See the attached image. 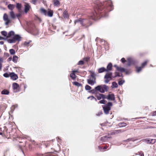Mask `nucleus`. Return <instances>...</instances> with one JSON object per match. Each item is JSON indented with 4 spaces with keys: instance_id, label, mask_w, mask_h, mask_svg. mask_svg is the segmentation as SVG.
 <instances>
[{
    "instance_id": "1",
    "label": "nucleus",
    "mask_w": 156,
    "mask_h": 156,
    "mask_svg": "<svg viewBox=\"0 0 156 156\" xmlns=\"http://www.w3.org/2000/svg\"><path fill=\"white\" fill-rule=\"evenodd\" d=\"M1 33L2 35L5 37H6L7 38H9L14 35V36L12 39H9L7 40V41L9 43H15L16 41L19 42L21 40V37L18 34L14 35L15 33L13 31H11L7 34L6 31H3L1 32Z\"/></svg>"
},
{
    "instance_id": "2",
    "label": "nucleus",
    "mask_w": 156,
    "mask_h": 156,
    "mask_svg": "<svg viewBox=\"0 0 156 156\" xmlns=\"http://www.w3.org/2000/svg\"><path fill=\"white\" fill-rule=\"evenodd\" d=\"M102 3L98 4L96 7L97 11L95 10V12L93 13V15L90 16V18L91 19L94 20H96L100 19V14L101 13L100 11L104 7Z\"/></svg>"
},
{
    "instance_id": "3",
    "label": "nucleus",
    "mask_w": 156,
    "mask_h": 156,
    "mask_svg": "<svg viewBox=\"0 0 156 156\" xmlns=\"http://www.w3.org/2000/svg\"><path fill=\"white\" fill-rule=\"evenodd\" d=\"M80 23L82 26L85 27H88L91 25L92 23L89 20V18L82 19H80L75 21V23Z\"/></svg>"
},
{
    "instance_id": "4",
    "label": "nucleus",
    "mask_w": 156,
    "mask_h": 156,
    "mask_svg": "<svg viewBox=\"0 0 156 156\" xmlns=\"http://www.w3.org/2000/svg\"><path fill=\"white\" fill-rule=\"evenodd\" d=\"M95 87L97 92L98 91L101 93H104L105 91H107L108 89V87L105 85H98Z\"/></svg>"
},
{
    "instance_id": "5",
    "label": "nucleus",
    "mask_w": 156,
    "mask_h": 156,
    "mask_svg": "<svg viewBox=\"0 0 156 156\" xmlns=\"http://www.w3.org/2000/svg\"><path fill=\"white\" fill-rule=\"evenodd\" d=\"M112 72H107L104 76V82L105 83H108L113 77Z\"/></svg>"
},
{
    "instance_id": "6",
    "label": "nucleus",
    "mask_w": 156,
    "mask_h": 156,
    "mask_svg": "<svg viewBox=\"0 0 156 156\" xmlns=\"http://www.w3.org/2000/svg\"><path fill=\"white\" fill-rule=\"evenodd\" d=\"M112 105V103L109 102L105 106H103L104 113L106 114H107L109 113V111L111 110V107Z\"/></svg>"
},
{
    "instance_id": "7",
    "label": "nucleus",
    "mask_w": 156,
    "mask_h": 156,
    "mask_svg": "<svg viewBox=\"0 0 156 156\" xmlns=\"http://www.w3.org/2000/svg\"><path fill=\"white\" fill-rule=\"evenodd\" d=\"M105 4L107 5V7L106 8L107 10L110 11L113 9V6L111 1L109 0L105 2Z\"/></svg>"
},
{
    "instance_id": "8",
    "label": "nucleus",
    "mask_w": 156,
    "mask_h": 156,
    "mask_svg": "<svg viewBox=\"0 0 156 156\" xmlns=\"http://www.w3.org/2000/svg\"><path fill=\"white\" fill-rule=\"evenodd\" d=\"M128 61L127 65L130 66L131 65H134L136 62V61L131 58H127Z\"/></svg>"
},
{
    "instance_id": "9",
    "label": "nucleus",
    "mask_w": 156,
    "mask_h": 156,
    "mask_svg": "<svg viewBox=\"0 0 156 156\" xmlns=\"http://www.w3.org/2000/svg\"><path fill=\"white\" fill-rule=\"evenodd\" d=\"M147 62V61H146L142 63L141 66L140 67H136V69L137 72L139 73L140 71H141L142 69L144 68L145 66L146 65Z\"/></svg>"
},
{
    "instance_id": "10",
    "label": "nucleus",
    "mask_w": 156,
    "mask_h": 156,
    "mask_svg": "<svg viewBox=\"0 0 156 156\" xmlns=\"http://www.w3.org/2000/svg\"><path fill=\"white\" fill-rule=\"evenodd\" d=\"M3 20L4 21H5V24L6 25H8L10 23V20L8 18V15L5 13L4 14L3 16Z\"/></svg>"
},
{
    "instance_id": "11",
    "label": "nucleus",
    "mask_w": 156,
    "mask_h": 156,
    "mask_svg": "<svg viewBox=\"0 0 156 156\" xmlns=\"http://www.w3.org/2000/svg\"><path fill=\"white\" fill-rule=\"evenodd\" d=\"M144 142H145L147 144H154L155 143V141L154 139L149 140L148 139H146L142 140Z\"/></svg>"
},
{
    "instance_id": "12",
    "label": "nucleus",
    "mask_w": 156,
    "mask_h": 156,
    "mask_svg": "<svg viewBox=\"0 0 156 156\" xmlns=\"http://www.w3.org/2000/svg\"><path fill=\"white\" fill-rule=\"evenodd\" d=\"M107 99L110 101H114L115 98L114 95L113 94H109L107 96Z\"/></svg>"
},
{
    "instance_id": "13",
    "label": "nucleus",
    "mask_w": 156,
    "mask_h": 156,
    "mask_svg": "<svg viewBox=\"0 0 156 156\" xmlns=\"http://www.w3.org/2000/svg\"><path fill=\"white\" fill-rule=\"evenodd\" d=\"M95 80L96 78H93V79H91L90 78L87 80V82L89 84L91 85H93L94 84L96 83Z\"/></svg>"
},
{
    "instance_id": "14",
    "label": "nucleus",
    "mask_w": 156,
    "mask_h": 156,
    "mask_svg": "<svg viewBox=\"0 0 156 156\" xmlns=\"http://www.w3.org/2000/svg\"><path fill=\"white\" fill-rule=\"evenodd\" d=\"M9 76H10L11 79L13 80H16L18 78V76L13 72L10 73L9 74Z\"/></svg>"
},
{
    "instance_id": "15",
    "label": "nucleus",
    "mask_w": 156,
    "mask_h": 156,
    "mask_svg": "<svg viewBox=\"0 0 156 156\" xmlns=\"http://www.w3.org/2000/svg\"><path fill=\"white\" fill-rule=\"evenodd\" d=\"M137 140H138L137 139H135V138H129L126 140L123 141L122 142V144L124 145L126 143L128 142H129L130 141H134Z\"/></svg>"
},
{
    "instance_id": "16",
    "label": "nucleus",
    "mask_w": 156,
    "mask_h": 156,
    "mask_svg": "<svg viewBox=\"0 0 156 156\" xmlns=\"http://www.w3.org/2000/svg\"><path fill=\"white\" fill-rule=\"evenodd\" d=\"M117 70L120 71L121 72H124L126 74L128 73V70L126 69H125L123 68L119 67V68H118V69Z\"/></svg>"
},
{
    "instance_id": "17",
    "label": "nucleus",
    "mask_w": 156,
    "mask_h": 156,
    "mask_svg": "<svg viewBox=\"0 0 156 156\" xmlns=\"http://www.w3.org/2000/svg\"><path fill=\"white\" fill-rule=\"evenodd\" d=\"M111 137V136L109 135L108 136H105L101 138V140L102 141H104L110 138Z\"/></svg>"
},
{
    "instance_id": "18",
    "label": "nucleus",
    "mask_w": 156,
    "mask_h": 156,
    "mask_svg": "<svg viewBox=\"0 0 156 156\" xmlns=\"http://www.w3.org/2000/svg\"><path fill=\"white\" fill-rule=\"evenodd\" d=\"M25 9L24 11L26 13H27L30 8V6L27 3H26L24 5Z\"/></svg>"
},
{
    "instance_id": "19",
    "label": "nucleus",
    "mask_w": 156,
    "mask_h": 156,
    "mask_svg": "<svg viewBox=\"0 0 156 156\" xmlns=\"http://www.w3.org/2000/svg\"><path fill=\"white\" fill-rule=\"evenodd\" d=\"M112 65L111 63L108 64L107 67V69H106V72H108L111 71L112 69Z\"/></svg>"
},
{
    "instance_id": "20",
    "label": "nucleus",
    "mask_w": 156,
    "mask_h": 156,
    "mask_svg": "<svg viewBox=\"0 0 156 156\" xmlns=\"http://www.w3.org/2000/svg\"><path fill=\"white\" fill-rule=\"evenodd\" d=\"M19 86L16 83H14L12 84L13 89L14 90L15 92H17V89L19 87Z\"/></svg>"
},
{
    "instance_id": "21",
    "label": "nucleus",
    "mask_w": 156,
    "mask_h": 156,
    "mask_svg": "<svg viewBox=\"0 0 156 156\" xmlns=\"http://www.w3.org/2000/svg\"><path fill=\"white\" fill-rule=\"evenodd\" d=\"M20 150L22 151V152L24 154V153L27 151V147H19Z\"/></svg>"
},
{
    "instance_id": "22",
    "label": "nucleus",
    "mask_w": 156,
    "mask_h": 156,
    "mask_svg": "<svg viewBox=\"0 0 156 156\" xmlns=\"http://www.w3.org/2000/svg\"><path fill=\"white\" fill-rule=\"evenodd\" d=\"M98 71L99 73H101L104 72H106V69L104 67H101L98 69Z\"/></svg>"
},
{
    "instance_id": "23",
    "label": "nucleus",
    "mask_w": 156,
    "mask_h": 156,
    "mask_svg": "<svg viewBox=\"0 0 156 156\" xmlns=\"http://www.w3.org/2000/svg\"><path fill=\"white\" fill-rule=\"evenodd\" d=\"M108 147H98L99 151H105L107 148Z\"/></svg>"
},
{
    "instance_id": "24",
    "label": "nucleus",
    "mask_w": 156,
    "mask_h": 156,
    "mask_svg": "<svg viewBox=\"0 0 156 156\" xmlns=\"http://www.w3.org/2000/svg\"><path fill=\"white\" fill-rule=\"evenodd\" d=\"M48 16L49 17H52L53 15V12L50 10L48 9V13L47 14Z\"/></svg>"
},
{
    "instance_id": "25",
    "label": "nucleus",
    "mask_w": 156,
    "mask_h": 156,
    "mask_svg": "<svg viewBox=\"0 0 156 156\" xmlns=\"http://www.w3.org/2000/svg\"><path fill=\"white\" fill-rule=\"evenodd\" d=\"M10 14L11 18L12 19H15L16 18V16L13 11H11L10 12Z\"/></svg>"
},
{
    "instance_id": "26",
    "label": "nucleus",
    "mask_w": 156,
    "mask_h": 156,
    "mask_svg": "<svg viewBox=\"0 0 156 156\" xmlns=\"http://www.w3.org/2000/svg\"><path fill=\"white\" fill-rule=\"evenodd\" d=\"M63 16L65 18H69V16L68 15V13L66 11H65L63 13Z\"/></svg>"
},
{
    "instance_id": "27",
    "label": "nucleus",
    "mask_w": 156,
    "mask_h": 156,
    "mask_svg": "<svg viewBox=\"0 0 156 156\" xmlns=\"http://www.w3.org/2000/svg\"><path fill=\"white\" fill-rule=\"evenodd\" d=\"M1 93L2 94H8L9 93V92L8 90H3Z\"/></svg>"
},
{
    "instance_id": "28",
    "label": "nucleus",
    "mask_w": 156,
    "mask_h": 156,
    "mask_svg": "<svg viewBox=\"0 0 156 156\" xmlns=\"http://www.w3.org/2000/svg\"><path fill=\"white\" fill-rule=\"evenodd\" d=\"M90 76L93 79L96 78L95 76L96 74L93 71H90Z\"/></svg>"
},
{
    "instance_id": "29",
    "label": "nucleus",
    "mask_w": 156,
    "mask_h": 156,
    "mask_svg": "<svg viewBox=\"0 0 156 156\" xmlns=\"http://www.w3.org/2000/svg\"><path fill=\"white\" fill-rule=\"evenodd\" d=\"M115 76L113 77H115L117 76H122V74L121 73H120L119 72H115Z\"/></svg>"
},
{
    "instance_id": "30",
    "label": "nucleus",
    "mask_w": 156,
    "mask_h": 156,
    "mask_svg": "<svg viewBox=\"0 0 156 156\" xmlns=\"http://www.w3.org/2000/svg\"><path fill=\"white\" fill-rule=\"evenodd\" d=\"M54 4L55 5L58 6L59 5L60 2L58 0H54Z\"/></svg>"
},
{
    "instance_id": "31",
    "label": "nucleus",
    "mask_w": 156,
    "mask_h": 156,
    "mask_svg": "<svg viewBox=\"0 0 156 156\" xmlns=\"http://www.w3.org/2000/svg\"><path fill=\"white\" fill-rule=\"evenodd\" d=\"M126 123L125 122L120 123L118 124V126L119 127H123L126 126Z\"/></svg>"
},
{
    "instance_id": "32",
    "label": "nucleus",
    "mask_w": 156,
    "mask_h": 156,
    "mask_svg": "<svg viewBox=\"0 0 156 156\" xmlns=\"http://www.w3.org/2000/svg\"><path fill=\"white\" fill-rule=\"evenodd\" d=\"M18 59V57L16 56H13L12 58V61L14 63H16L17 62V61Z\"/></svg>"
},
{
    "instance_id": "33",
    "label": "nucleus",
    "mask_w": 156,
    "mask_h": 156,
    "mask_svg": "<svg viewBox=\"0 0 156 156\" xmlns=\"http://www.w3.org/2000/svg\"><path fill=\"white\" fill-rule=\"evenodd\" d=\"M118 87V84L117 83L115 82L112 83V88H117Z\"/></svg>"
},
{
    "instance_id": "34",
    "label": "nucleus",
    "mask_w": 156,
    "mask_h": 156,
    "mask_svg": "<svg viewBox=\"0 0 156 156\" xmlns=\"http://www.w3.org/2000/svg\"><path fill=\"white\" fill-rule=\"evenodd\" d=\"M70 77L73 80H75L76 78V76L74 73H72L70 74Z\"/></svg>"
},
{
    "instance_id": "35",
    "label": "nucleus",
    "mask_w": 156,
    "mask_h": 156,
    "mask_svg": "<svg viewBox=\"0 0 156 156\" xmlns=\"http://www.w3.org/2000/svg\"><path fill=\"white\" fill-rule=\"evenodd\" d=\"M14 6L13 5L9 4L8 5V7L9 9L11 10H12L14 8Z\"/></svg>"
},
{
    "instance_id": "36",
    "label": "nucleus",
    "mask_w": 156,
    "mask_h": 156,
    "mask_svg": "<svg viewBox=\"0 0 156 156\" xmlns=\"http://www.w3.org/2000/svg\"><path fill=\"white\" fill-rule=\"evenodd\" d=\"M41 12L43 13L46 16L47 15V11L43 8H41Z\"/></svg>"
},
{
    "instance_id": "37",
    "label": "nucleus",
    "mask_w": 156,
    "mask_h": 156,
    "mask_svg": "<svg viewBox=\"0 0 156 156\" xmlns=\"http://www.w3.org/2000/svg\"><path fill=\"white\" fill-rule=\"evenodd\" d=\"M16 8L19 9L20 10L21 8V4L20 3H17L16 5Z\"/></svg>"
},
{
    "instance_id": "38",
    "label": "nucleus",
    "mask_w": 156,
    "mask_h": 156,
    "mask_svg": "<svg viewBox=\"0 0 156 156\" xmlns=\"http://www.w3.org/2000/svg\"><path fill=\"white\" fill-rule=\"evenodd\" d=\"M73 84L76 86H80L81 85V84L80 83H79L77 82H73Z\"/></svg>"
},
{
    "instance_id": "39",
    "label": "nucleus",
    "mask_w": 156,
    "mask_h": 156,
    "mask_svg": "<svg viewBox=\"0 0 156 156\" xmlns=\"http://www.w3.org/2000/svg\"><path fill=\"white\" fill-rule=\"evenodd\" d=\"M9 52L11 55H14L15 54V53L14 50L12 49H10Z\"/></svg>"
},
{
    "instance_id": "40",
    "label": "nucleus",
    "mask_w": 156,
    "mask_h": 156,
    "mask_svg": "<svg viewBox=\"0 0 156 156\" xmlns=\"http://www.w3.org/2000/svg\"><path fill=\"white\" fill-rule=\"evenodd\" d=\"M88 99H90L91 100H92L94 99L96 101H97V99L95 98L93 96H91L87 98Z\"/></svg>"
},
{
    "instance_id": "41",
    "label": "nucleus",
    "mask_w": 156,
    "mask_h": 156,
    "mask_svg": "<svg viewBox=\"0 0 156 156\" xmlns=\"http://www.w3.org/2000/svg\"><path fill=\"white\" fill-rule=\"evenodd\" d=\"M90 92L93 94H96L97 92V91L95 89V87L94 89L91 90Z\"/></svg>"
},
{
    "instance_id": "42",
    "label": "nucleus",
    "mask_w": 156,
    "mask_h": 156,
    "mask_svg": "<svg viewBox=\"0 0 156 156\" xmlns=\"http://www.w3.org/2000/svg\"><path fill=\"white\" fill-rule=\"evenodd\" d=\"M85 88L86 90H90L91 89V87L87 85L85 86Z\"/></svg>"
},
{
    "instance_id": "43",
    "label": "nucleus",
    "mask_w": 156,
    "mask_h": 156,
    "mask_svg": "<svg viewBox=\"0 0 156 156\" xmlns=\"http://www.w3.org/2000/svg\"><path fill=\"white\" fill-rule=\"evenodd\" d=\"M106 102H107V101L105 100H103L100 101H99V102L98 103V104L101 103V104H105Z\"/></svg>"
},
{
    "instance_id": "44",
    "label": "nucleus",
    "mask_w": 156,
    "mask_h": 156,
    "mask_svg": "<svg viewBox=\"0 0 156 156\" xmlns=\"http://www.w3.org/2000/svg\"><path fill=\"white\" fill-rule=\"evenodd\" d=\"M100 96L101 97V98L103 99L106 98L107 99V96H106L105 95L102 94H100Z\"/></svg>"
},
{
    "instance_id": "45",
    "label": "nucleus",
    "mask_w": 156,
    "mask_h": 156,
    "mask_svg": "<svg viewBox=\"0 0 156 156\" xmlns=\"http://www.w3.org/2000/svg\"><path fill=\"white\" fill-rule=\"evenodd\" d=\"M124 80H120L118 82V84L119 85H121L124 83Z\"/></svg>"
},
{
    "instance_id": "46",
    "label": "nucleus",
    "mask_w": 156,
    "mask_h": 156,
    "mask_svg": "<svg viewBox=\"0 0 156 156\" xmlns=\"http://www.w3.org/2000/svg\"><path fill=\"white\" fill-rule=\"evenodd\" d=\"M100 94H99L98 95L96 94V97L98 100H100L101 99V97L100 96Z\"/></svg>"
},
{
    "instance_id": "47",
    "label": "nucleus",
    "mask_w": 156,
    "mask_h": 156,
    "mask_svg": "<svg viewBox=\"0 0 156 156\" xmlns=\"http://www.w3.org/2000/svg\"><path fill=\"white\" fill-rule=\"evenodd\" d=\"M31 41H26L24 43V45L26 46H28Z\"/></svg>"
},
{
    "instance_id": "48",
    "label": "nucleus",
    "mask_w": 156,
    "mask_h": 156,
    "mask_svg": "<svg viewBox=\"0 0 156 156\" xmlns=\"http://www.w3.org/2000/svg\"><path fill=\"white\" fill-rule=\"evenodd\" d=\"M89 57H86V58H84L83 59V61H85V62H87L89 60Z\"/></svg>"
},
{
    "instance_id": "49",
    "label": "nucleus",
    "mask_w": 156,
    "mask_h": 156,
    "mask_svg": "<svg viewBox=\"0 0 156 156\" xmlns=\"http://www.w3.org/2000/svg\"><path fill=\"white\" fill-rule=\"evenodd\" d=\"M4 134V130L1 128H0V135H2Z\"/></svg>"
},
{
    "instance_id": "50",
    "label": "nucleus",
    "mask_w": 156,
    "mask_h": 156,
    "mask_svg": "<svg viewBox=\"0 0 156 156\" xmlns=\"http://www.w3.org/2000/svg\"><path fill=\"white\" fill-rule=\"evenodd\" d=\"M9 74L7 73H5L3 74V76L5 77H9Z\"/></svg>"
},
{
    "instance_id": "51",
    "label": "nucleus",
    "mask_w": 156,
    "mask_h": 156,
    "mask_svg": "<svg viewBox=\"0 0 156 156\" xmlns=\"http://www.w3.org/2000/svg\"><path fill=\"white\" fill-rule=\"evenodd\" d=\"M84 64V62L83 61L80 60L78 62V65H83Z\"/></svg>"
},
{
    "instance_id": "52",
    "label": "nucleus",
    "mask_w": 156,
    "mask_h": 156,
    "mask_svg": "<svg viewBox=\"0 0 156 156\" xmlns=\"http://www.w3.org/2000/svg\"><path fill=\"white\" fill-rule=\"evenodd\" d=\"M121 61L123 63H124L126 61V60H125V58H122L121 59Z\"/></svg>"
},
{
    "instance_id": "53",
    "label": "nucleus",
    "mask_w": 156,
    "mask_h": 156,
    "mask_svg": "<svg viewBox=\"0 0 156 156\" xmlns=\"http://www.w3.org/2000/svg\"><path fill=\"white\" fill-rule=\"evenodd\" d=\"M37 0H32V3L34 4H35Z\"/></svg>"
},
{
    "instance_id": "54",
    "label": "nucleus",
    "mask_w": 156,
    "mask_h": 156,
    "mask_svg": "<svg viewBox=\"0 0 156 156\" xmlns=\"http://www.w3.org/2000/svg\"><path fill=\"white\" fill-rule=\"evenodd\" d=\"M102 114V112L101 111V112H99L98 113V114H97V115H101Z\"/></svg>"
},
{
    "instance_id": "55",
    "label": "nucleus",
    "mask_w": 156,
    "mask_h": 156,
    "mask_svg": "<svg viewBox=\"0 0 156 156\" xmlns=\"http://www.w3.org/2000/svg\"><path fill=\"white\" fill-rule=\"evenodd\" d=\"M21 14H18L16 15V16L19 18Z\"/></svg>"
},
{
    "instance_id": "56",
    "label": "nucleus",
    "mask_w": 156,
    "mask_h": 156,
    "mask_svg": "<svg viewBox=\"0 0 156 156\" xmlns=\"http://www.w3.org/2000/svg\"><path fill=\"white\" fill-rule=\"evenodd\" d=\"M114 66L115 67H116L117 70L118 69V68H119V67L118 66L116 65H114Z\"/></svg>"
},
{
    "instance_id": "57",
    "label": "nucleus",
    "mask_w": 156,
    "mask_h": 156,
    "mask_svg": "<svg viewBox=\"0 0 156 156\" xmlns=\"http://www.w3.org/2000/svg\"><path fill=\"white\" fill-rule=\"evenodd\" d=\"M2 67V64L1 63H0V70H1Z\"/></svg>"
},
{
    "instance_id": "58",
    "label": "nucleus",
    "mask_w": 156,
    "mask_h": 156,
    "mask_svg": "<svg viewBox=\"0 0 156 156\" xmlns=\"http://www.w3.org/2000/svg\"><path fill=\"white\" fill-rule=\"evenodd\" d=\"M37 156H47L46 155H43V154H42L38 155Z\"/></svg>"
},
{
    "instance_id": "59",
    "label": "nucleus",
    "mask_w": 156,
    "mask_h": 156,
    "mask_svg": "<svg viewBox=\"0 0 156 156\" xmlns=\"http://www.w3.org/2000/svg\"><path fill=\"white\" fill-rule=\"evenodd\" d=\"M12 59V58L11 57H9L8 59L9 61H11Z\"/></svg>"
},
{
    "instance_id": "60",
    "label": "nucleus",
    "mask_w": 156,
    "mask_h": 156,
    "mask_svg": "<svg viewBox=\"0 0 156 156\" xmlns=\"http://www.w3.org/2000/svg\"><path fill=\"white\" fill-rule=\"evenodd\" d=\"M142 151H141L140 152H138V153L137 154H139L140 155H141V153H142Z\"/></svg>"
},
{
    "instance_id": "61",
    "label": "nucleus",
    "mask_w": 156,
    "mask_h": 156,
    "mask_svg": "<svg viewBox=\"0 0 156 156\" xmlns=\"http://www.w3.org/2000/svg\"><path fill=\"white\" fill-rule=\"evenodd\" d=\"M4 44V42L3 41H0V44Z\"/></svg>"
},
{
    "instance_id": "62",
    "label": "nucleus",
    "mask_w": 156,
    "mask_h": 156,
    "mask_svg": "<svg viewBox=\"0 0 156 156\" xmlns=\"http://www.w3.org/2000/svg\"><path fill=\"white\" fill-rule=\"evenodd\" d=\"M78 72V71L77 70H73V73H76V72Z\"/></svg>"
},
{
    "instance_id": "63",
    "label": "nucleus",
    "mask_w": 156,
    "mask_h": 156,
    "mask_svg": "<svg viewBox=\"0 0 156 156\" xmlns=\"http://www.w3.org/2000/svg\"><path fill=\"white\" fill-rule=\"evenodd\" d=\"M140 155V156H144V154L143 152H142V153H141V155Z\"/></svg>"
},
{
    "instance_id": "64",
    "label": "nucleus",
    "mask_w": 156,
    "mask_h": 156,
    "mask_svg": "<svg viewBox=\"0 0 156 156\" xmlns=\"http://www.w3.org/2000/svg\"><path fill=\"white\" fill-rule=\"evenodd\" d=\"M116 132H117L118 133H119L121 132V131L120 130H117L116 131Z\"/></svg>"
}]
</instances>
